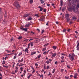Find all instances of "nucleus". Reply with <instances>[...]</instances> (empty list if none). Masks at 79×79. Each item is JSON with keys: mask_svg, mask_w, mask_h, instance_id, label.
Returning <instances> with one entry per match:
<instances>
[{"mask_svg": "<svg viewBox=\"0 0 79 79\" xmlns=\"http://www.w3.org/2000/svg\"><path fill=\"white\" fill-rule=\"evenodd\" d=\"M14 5L15 6V7H16L17 9H19L20 7L19 4L17 2H15Z\"/></svg>", "mask_w": 79, "mask_h": 79, "instance_id": "obj_1", "label": "nucleus"}, {"mask_svg": "<svg viewBox=\"0 0 79 79\" xmlns=\"http://www.w3.org/2000/svg\"><path fill=\"white\" fill-rule=\"evenodd\" d=\"M72 10H73L74 12H77V10H75V8H74V7H71L69 8V11H71Z\"/></svg>", "mask_w": 79, "mask_h": 79, "instance_id": "obj_2", "label": "nucleus"}, {"mask_svg": "<svg viewBox=\"0 0 79 79\" xmlns=\"http://www.w3.org/2000/svg\"><path fill=\"white\" fill-rule=\"evenodd\" d=\"M33 43H34L33 42H31L28 44V48H29L30 45H31V47H32V46L34 45Z\"/></svg>", "mask_w": 79, "mask_h": 79, "instance_id": "obj_3", "label": "nucleus"}, {"mask_svg": "<svg viewBox=\"0 0 79 79\" xmlns=\"http://www.w3.org/2000/svg\"><path fill=\"white\" fill-rule=\"evenodd\" d=\"M44 17L42 16L41 17L40 19H39V21H44Z\"/></svg>", "mask_w": 79, "mask_h": 79, "instance_id": "obj_4", "label": "nucleus"}, {"mask_svg": "<svg viewBox=\"0 0 79 79\" xmlns=\"http://www.w3.org/2000/svg\"><path fill=\"white\" fill-rule=\"evenodd\" d=\"M30 15V14H25V15H23L24 17H25V18H26V17H27L29 16Z\"/></svg>", "mask_w": 79, "mask_h": 79, "instance_id": "obj_5", "label": "nucleus"}, {"mask_svg": "<svg viewBox=\"0 0 79 79\" xmlns=\"http://www.w3.org/2000/svg\"><path fill=\"white\" fill-rule=\"evenodd\" d=\"M69 14H66L65 15V18L67 19V18H69Z\"/></svg>", "mask_w": 79, "mask_h": 79, "instance_id": "obj_6", "label": "nucleus"}, {"mask_svg": "<svg viewBox=\"0 0 79 79\" xmlns=\"http://www.w3.org/2000/svg\"><path fill=\"white\" fill-rule=\"evenodd\" d=\"M79 8V4H78L77 5V7L76 8H75V10H77H77H78V8Z\"/></svg>", "mask_w": 79, "mask_h": 79, "instance_id": "obj_7", "label": "nucleus"}, {"mask_svg": "<svg viewBox=\"0 0 79 79\" xmlns=\"http://www.w3.org/2000/svg\"><path fill=\"white\" fill-rule=\"evenodd\" d=\"M6 16H7V14L6 13V11H5V14H4L5 18H6Z\"/></svg>", "mask_w": 79, "mask_h": 79, "instance_id": "obj_8", "label": "nucleus"}, {"mask_svg": "<svg viewBox=\"0 0 79 79\" xmlns=\"http://www.w3.org/2000/svg\"><path fill=\"white\" fill-rule=\"evenodd\" d=\"M70 59L72 60V61H73V60H74V57L73 56H71L70 58Z\"/></svg>", "mask_w": 79, "mask_h": 79, "instance_id": "obj_9", "label": "nucleus"}, {"mask_svg": "<svg viewBox=\"0 0 79 79\" xmlns=\"http://www.w3.org/2000/svg\"><path fill=\"white\" fill-rule=\"evenodd\" d=\"M29 47H28V48H26L25 49V52H28V49H29Z\"/></svg>", "mask_w": 79, "mask_h": 79, "instance_id": "obj_10", "label": "nucleus"}, {"mask_svg": "<svg viewBox=\"0 0 79 79\" xmlns=\"http://www.w3.org/2000/svg\"><path fill=\"white\" fill-rule=\"evenodd\" d=\"M60 3L61 6H63V0H60Z\"/></svg>", "mask_w": 79, "mask_h": 79, "instance_id": "obj_11", "label": "nucleus"}, {"mask_svg": "<svg viewBox=\"0 0 79 79\" xmlns=\"http://www.w3.org/2000/svg\"><path fill=\"white\" fill-rule=\"evenodd\" d=\"M66 19H67V23H69V20H70L69 18H67Z\"/></svg>", "mask_w": 79, "mask_h": 79, "instance_id": "obj_12", "label": "nucleus"}, {"mask_svg": "<svg viewBox=\"0 0 79 79\" xmlns=\"http://www.w3.org/2000/svg\"><path fill=\"white\" fill-rule=\"evenodd\" d=\"M22 30L27 32V28H23Z\"/></svg>", "mask_w": 79, "mask_h": 79, "instance_id": "obj_13", "label": "nucleus"}, {"mask_svg": "<svg viewBox=\"0 0 79 79\" xmlns=\"http://www.w3.org/2000/svg\"><path fill=\"white\" fill-rule=\"evenodd\" d=\"M77 74L76 73L74 74V78H77Z\"/></svg>", "mask_w": 79, "mask_h": 79, "instance_id": "obj_14", "label": "nucleus"}, {"mask_svg": "<svg viewBox=\"0 0 79 79\" xmlns=\"http://www.w3.org/2000/svg\"><path fill=\"white\" fill-rule=\"evenodd\" d=\"M35 53H36V52H33L31 54V55H33L34 54H35Z\"/></svg>", "mask_w": 79, "mask_h": 79, "instance_id": "obj_15", "label": "nucleus"}, {"mask_svg": "<svg viewBox=\"0 0 79 79\" xmlns=\"http://www.w3.org/2000/svg\"><path fill=\"white\" fill-rule=\"evenodd\" d=\"M66 10V7H63L62 8V11L64 12V10Z\"/></svg>", "mask_w": 79, "mask_h": 79, "instance_id": "obj_16", "label": "nucleus"}, {"mask_svg": "<svg viewBox=\"0 0 79 79\" xmlns=\"http://www.w3.org/2000/svg\"><path fill=\"white\" fill-rule=\"evenodd\" d=\"M56 46H54L52 47V48H53V49H54V50H56Z\"/></svg>", "mask_w": 79, "mask_h": 79, "instance_id": "obj_17", "label": "nucleus"}, {"mask_svg": "<svg viewBox=\"0 0 79 79\" xmlns=\"http://www.w3.org/2000/svg\"><path fill=\"white\" fill-rule=\"evenodd\" d=\"M28 19L29 21H31V20L32 19V17H30Z\"/></svg>", "mask_w": 79, "mask_h": 79, "instance_id": "obj_18", "label": "nucleus"}, {"mask_svg": "<svg viewBox=\"0 0 79 79\" xmlns=\"http://www.w3.org/2000/svg\"><path fill=\"white\" fill-rule=\"evenodd\" d=\"M56 55V53H55L54 54H53L52 55V56H53V57L55 56Z\"/></svg>", "mask_w": 79, "mask_h": 79, "instance_id": "obj_19", "label": "nucleus"}, {"mask_svg": "<svg viewBox=\"0 0 79 79\" xmlns=\"http://www.w3.org/2000/svg\"><path fill=\"white\" fill-rule=\"evenodd\" d=\"M22 38H23V37L22 36H19V37H18V39H19V40L21 39Z\"/></svg>", "mask_w": 79, "mask_h": 79, "instance_id": "obj_20", "label": "nucleus"}, {"mask_svg": "<svg viewBox=\"0 0 79 79\" xmlns=\"http://www.w3.org/2000/svg\"><path fill=\"white\" fill-rule=\"evenodd\" d=\"M75 2H77V3H79V0H73Z\"/></svg>", "mask_w": 79, "mask_h": 79, "instance_id": "obj_21", "label": "nucleus"}, {"mask_svg": "<svg viewBox=\"0 0 79 79\" xmlns=\"http://www.w3.org/2000/svg\"><path fill=\"white\" fill-rule=\"evenodd\" d=\"M40 78H42V79H44V75L43 74H42L40 76Z\"/></svg>", "mask_w": 79, "mask_h": 79, "instance_id": "obj_22", "label": "nucleus"}, {"mask_svg": "<svg viewBox=\"0 0 79 79\" xmlns=\"http://www.w3.org/2000/svg\"><path fill=\"white\" fill-rule=\"evenodd\" d=\"M44 69H46V66H45V64H44Z\"/></svg>", "mask_w": 79, "mask_h": 79, "instance_id": "obj_23", "label": "nucleus"}, {"mask_svg": "<svg viewBox=\"0 0 79 79\" xmlns=\"http://www.w3.org/2000/svg\"><path fill=\"white\" fill-rule=\"evenodd\" d=\"M46 63H47V64H49V63H50V61H49L48 60H47L46 61Z\"/></svg>", "mask_w": 79, "mask_h": 79, "instance_id": "obj_24", "label": "nucleus"}, {"mask_svg": "<svg viewBox=\"0 0 79 79\" xmlns=\"http://www.w3.org/2000/svg\"><path fill=\"white\" fill-rule=\"evenodd\" d=\"M3 23L4 24H5V23H6V20H3Z\"/></svg>", "mask_w": 79, "mask_h": 79, "instance_id": "obj_25", "label": "nucleus"}, {"mask_svg": "<svg viewBox=\"0 0 79 79\" xmlns=\"http://www.w3.org/2000/svg\"><path fill=\"white\" fill-rule=\"evenodd\" d=\"M35 16H36V17H39V15L38 14H37L35 15Z\"/></svg>", "mask_w": 79, "mask_h": 79, "instance_id": "obj_26", "label": "nucleus"}, {"mask_svg": "<svg viewBox=\"0 0 79 79\" xmlns=\"http://www.w3.org/2000/svg\"><path fill=\"white\" fill-rule=\"evenodd\" d=\"M46 48H43V49H42V51H43V52H44V51H45V50H46Z\"/></svg>", "mask_w": 79, "mask_h": 79, "instance_id": "obj_27", "label": "nucleus"}, {"mask_svg": "<svg viewBox=\"0 0 79 79\" xmlns=\"http://www.w3.org/2000/svg\"><path fill=\"white\" fill-rule=\"evenodd\" d=\"M30 3L31 4V3H33V0H30Z\"/></svg>", "mask_w": 79, "mask_h": 79, "instance_id": "obj_28", "label": "nucleus"}, {"mask_svg": "<svg viewBox=\"0 0 79 79\" xmlns=\"http://www.w3.org/2000/svg\"><path fill=\"white\" fill-rule=\"evenodd\" d=\"M32 76V74H30L28 77V78H30V77H31V76Z\"/></svg>", "mask_w": 79, "mask_h": 79, "instance_id": "obj_29", "label": "nucleus"}, {"mask_svg": "<svg viewBox=\"0 0 79 79\" xmlns=\"http://www.w3.org/2000/svg\"><path fill=\"white\" fill-rule=\"evenodd\" d=\"M73 19H74V20H76V19L77 18H76V17H73Z\"/></svg>", "mask_w": 79, "mask_h": 79, "instance_id": "obj_30", "label": "nucleus"}, {"mask_svg": "<svg viewBox=\"0 0 79 79\" xmlns=\"http://www.w3.org/2000/svg\"><path fill=\"white\" fill-rule=\"evenodd\" d=\"M5 64V60H3L2 62V64Z\"/></svg>", "mask_w": 79, "mask_h": 79, "instance_id": "obj_31", "label": "nucleus"}, {"mask_svg": "<svg viewBox=\"0 0 79 79\" xmlns=\"http://www.w3.org/2000/svg\"><path fill=\"white\" fill-rule=\"evenodd\" d=\"M43 54L44 55H46V54H47V52L46 51H45L43 53Z\"/></svg>", "mask_w": 79, "mask_h": 79, "instance_id": "obj_32", "label": "nucleus"}, {"mask_svg": "<svg viewBox=\"0 0 79 79\" xmlns=\"http://www.w3.org/2000/svg\"><path fill=\"white\" fill-rule=\"evenodd\" d=\"M48 45V43L44 45V47H46V46H47V45Z\"/></svg>", "mask_w": 79, "mask_h": 79, "instance_id": "obj_33", "label": "nucleus"}, {"mask_svg": "<svg viewBox=\"0 0 79 79\" xmlns=\"http://www.w3.org/2000/svg\"><path fill=\"white\" fill-rule=\"evenodd\" d=\"M55 70H56V69H54L53 70V71H52V73H55Z\"/></svg>", "mask_w": 79, "mask_h": 79, "instance_id": "obj_34", "label": "nucleus"}, {"mask_svg": "<svg viewBox=\"0 0 79 79\" xmlns=\"http://www.w3.org/2000/svg\"><path fill=\"white\" fill-rule=\"evenodd\" d=\"M41 57V55H40L39 56H38V58H40Z\"/></svg>", "mask_w": 79, "mask_h": 79, "instance_id": "obj_35", "label": "nucleus"}, {"mask_svg": "<svg viewBox=\"0 0 79 79\" xmlns=\"http://www.w3.org/2000/svg\"><path fill=\"white\" fill-rule=\"evenodd\" d=\"M21 71L22 72L23 71V67H21L20 68Z\"/></svg>", "mask_w": 79, "mask_h": 79, "instance_id": "obj_36", "label": "nucleus"}, {"mask_svg": "<svg viewBox=\"0 0 79 79\" xmlns=\"http://www.w3.org/2000/svg\"><path fill=\"white\" fill-rule=\"evenodd\" d=\"M60 71H61V72H63V71H64V69H60Z\"/></svg>", "mask_w": 79, "mask_h": 79, "instance_id": "obj_37", "label": "nucleus"}, {"mask_svg": "<svg viewBox=\"0 0 79 79\" xmlns=\"http://www.w3.org/2000/svg\"><path fill=\"white\" fill-rule=\"evenodd\" d=\"M64 56H62V57L60 58H61V59H62V60H63V59H64Z\"/></svg>", "mask_w": 79, "mask_h": 79, "instance_id": "obj_38", "label": "nucleus"}, {"mask_svg": "<svg viewBox=\"0 0 79 79\" xmlns=\"http://www.w3.org/2000/svg\"><path fill=\"white\" fill-rule=\"evenodd\" d=\"M43 10V8H42L41 9H40V11H42V10Z\"/></svg>", "mask_w": 79, "mask_h": 79, "instance_id": "obj_39", "label": "nucleus"}, {"mask_svg": "<svg viewBox=\"0 0 79 79\" xmlns=\"http://www.w3.org/2000/svg\"><path fill=\"white\" fill-rule=\"evenodd\" d=\"M23 26H21V27H20V29H22L23 30Z\"/></svg>", "mask_w": 79, "mask_h": 79, "instance_id": "obj_40", "label": "nucleus"}, {"mask_svg": "<svg viewBox=\"0 0 79 79\" xmlns=\"http://www.w3.org/2000/svg\"><path fill=\"white\" fill-rule=\"evenodd\" d=\"M25 27H29V26L27 24L26 25H25Z\"/></svg>", "mask_w": 79, "mask_h": 79, "instance_id": "obj_41", "label": "nucleus"}, {"mask_svg": "<svg viewBox=\"0 0 79 79\" xmlns=\"http://www.w3.org/2000/svg\"><path fill=\"white\" fill-rule=\"evenodd\" d=\"M50 68V66H47V69H49V68Z\"/></svg>", "mask_w": 79, "mask_h": 79, "instance_id": "obj_42", "label": "nucleus"}, {"mask_svg": "<svg viewBox=\"0 0 79 79\" xmlns=\"http://www.w3.org/2000/svg\"><path fill=\"white\" fill-rule=\"evenodd\" d=\"M22 52H20L19 54V56H21V55H22Z\"/></svg>", "mask_w": 79, "mask_h": 79, "instance_id": "obj_43", "label": "nucleus"}, {"mask_svg": "<svg viewBox=\"0 0 79 79\" xmlns=\"http://www.w3.org/2000/svg\"><path fill=\"white\" fill-rule=\"evenodd\" d=\"M14 48H16V45L15 44H14Z\"/></svg>", "mask_w": 79, "mask_h": 79, "instance_id": "obj_44", "label": "nucleus"}, {"mask_svg": "<svg viewBox=\"0 0 79 79\" xmlns=\"http://www.w3.org/2000/svg\"><path fill=\"white\" fill-rule=\"evenodd\" d=\"M65 79H69V77H68L65 76Z\"/></svg>", "mask_w": 79, "mask_h": 79, "instance_id": "obj_45", "label": "nucleus"}, {"mask_svg": "<svg viewBox=\"0 0 79 79\" xmlns=\"http://www.w3.org/2000/svg\"><path fill=\"white\" fill-rule=\"evenodd\" d=\"M67 68H68L69 69L71 68V67H70V66L69 65H67Z\"/></svg>", "mask_w": 79, "mask_h": 79, "instance_id": "obj_46", "label": "nucleus"}, {"mask_svg": "<svg viewBox=\"0 0 79 79\" xmlns=\"http://www.w3.org/2000/svg\"><path fill=\"white\" fill-rule=\"evenodd\" d=\"M41 3L43 4L44 3V1H41Z\"/></svg>", "mask_w": 79, "mask_h": 79, "instance_id": "obj_47", "label": "nucleus"}, {"mask_svg": "<svg viewBox=\"0 0 79 79\" xmlns=\"http://www.w3.org/2000/svg\"><path fill=\"white\" fill-rule=\"evenodd\" d=\"M44 32V30H42L41 32L42 34H43Z\"/></svg>", "mask_w": 79, "mask_h": 79, "instance_id": "obj_48", "label": "nucleus"}, {"mask_svg": "<svg viewBox=\"0 0 79 79\" xmlns=\"http://www.w3.org/2000/svg\"><path fill=\"white\" fill-rule=\"evenodd\" d=\"M66 29H64L63 30V32H66Z\"/></svg>", "mask_w": 79, "mask_h": 79, "instance_id": "obj_49", "label": "nucleus"}, {"mask_svg": "<svg viewBox=\"0 0 79 79\" xmlns=\"http://www.w3.org/2000/svg\"><path fill=\"white\" fill-rule=\"evenodd\" d=\"M31 34H35V33L34 32L32 31H31Z\"/></svg>", "mask_w": 79, "mask_h": 79, "instance_id": "obj_50", "label": "nucleus"}, {"mask_svg": "<svg viewBox=\"0 0 79 79\" xmlns=\"http://www.w3.org/2000/svg\"><path fill=\"white\" fill-rule=\"evenodd\" d=\"M49 21L47 23H46V26H48V23H49Z\"/></svg>", "mask_w": 79, "mask_h": 79, "instance_id": "obj_51", "label": "nucleus"}, {"mask_svg": "<svg viewBox=\"0 0 79 79\" xmlns=\"http://www.w3.org/2000/svg\"><path fill=\"white\" fill-rule=\"evenodd\" d=\"M24 64H20L19 65V66H23L24 65Z\"/></svg>", "mask_w": 79, "mask_h": 79, "instance_id": "obj_52", "label": "nucleus"}, {"mask_svg": "<svg viewBox=\"0 0 79 79\" xmlns=\"http://www.w3.org/2000/svg\"><path fill=\"white\" fill-rule=\"evenodd\" d=\"M18 69H16L15 71V73H17V72H18Z\"/></svg>", "mask_w": 79, "mask_h": 79, "instance_id": "obj_53", "label": "nucleus"}, {"mask_svg": "<svg viewBox=\"0 0 79 79\" xmlns=\"http://www.w3.org/2000/svg\"><path fill=\"white\" fill-rule=\"evenodd\" d=\"M71 54H69V58H70V57H71Z\"/></svg>", "mask_w": 79, "mask_h": 79, "instance_id": "obj_54", "label": "nucleus"}, {"mask_svg": "<svg viewBox=\"0 0 79 79\" xmlns=\"http://www.w3.org/2000/svg\"><path fill=\"white\" fill-rule=\"evenodd\" d=\"M23 58H22L20 60V62H23Z\"/></svg>", "mask_w": 79, "mask_h": 79, "instance_id": "obj_55", "label": "nucleus"}, {"mask_svg": "<svg viewBox=\"0 0 79 79\" xmlns=\"http://www.w3.org/2000/svg\"><path fill=\"white\" fill-rule=\"evenodd\" d=\"M47 11V10H46V9H44V12L45 13V12H46V11Z\"/></svg>", "mask_w": 79, "mask_h": 79, "instance_id": "obj_56", "label": "nucleus"}, {"mask_svg": "<svg viewBox=\"0 0 79 79\" xmlns=\"http://www.w3.org/2000/svg\"><path fill=\"white\" fill-rule=\"evenodd\" d=\"M24 41H25V42H27V41H28V40H24Z\"/></svg>", "mask_w": 79, "mask_h": 79, "instance_id": "obj_57", "label": "nucleus"}, {"mask_svg": "<svg viewBox=\"0 0 79 79\" xmlns=\"http://www.w3.org/2000/svg\"><path fill=\"white\" fill-rule=\"evenodd\" d=\"M51 75V76H52V74L50 73H49V74L48 75V76H50Z\"/></svg>", "mask_w": 79, "mask_h": 79, "instance_id": "obj_58", "label": "nucleus"}, {"mask_svg": "<svg viewBox=\"0 0 79 79\" xmlns=\"http://www.w3.org/2000/svg\"><path fill=\"white\" fill-rule=\"evenodd\" d=\"M35 66H38V64L37 63L35 64Z\"/></svg>", "mask_w": 79, "mask_h": 79, "instance_id": "obj_59", "label": "nucleus"}, {"mask_svg": "<svg viewBox=\"0 0 79 79\" xmlns=\"http://www.w3.org/2000/svg\"><path fill=\"white\" fill-rule=\"evenodd\" d=\"M55 64H58V62L57 61H56L55 62Z\"/></svg>", "mask_w": 79, "mask_h": 79, "instance_id": "obj_60", "label": "nucleus"}, {"mask_svg": "<svg viewBox=\"0 0 79 79\" xmlns=\"http://www.w3.org/2000/svg\"><path fill=\"white\" fill-rule=\"evenodd\" d=\"M33 70V72H32V73H34V72H35V70Z\"/></svg>", "mask_w": 79, "mask_h": 79, "instance_id": "obj_61", "label": "nucleus"}, {"mask_svg": "<svg viewBox=\"0 0 79 79\" xmlns=\"http://www.w3.org/2000/svg\"><path fill=\"white\" fill-rule=\"evenodd\" d=\"M72 56H73L74 57V56L75 55L74 54H72Z\"/></svg>", "mask_w": 79, "mask_h": 79, "instance_id": "obj_62", "label": "nucleus"}, {"mask_svg": "<svg viewBox=\"0 0 79 79\" xmlns=\"http://www.w3.org/2000/svg\"><path fill=\"white\" fill-rule=\"evenodd\" d=\"M16 69L18 70V67H16Z\"/></svg>", "mask_w": 79, "mask_h": 79, "instance_id": "obj_63", "label": "nucleus"}, {"mask_svg": "<svg viewBox=\"0 0 79 79\" xmlns=\"http://www.w3.org/2000/svg\"><path fill=\"white\" fill-rule=\"evenodd\" d=\"M77 22H79V18L77 20Z\"/></svg>", "mask_w": 79, "mask_h": 79, "instance_id": "obj_64", "label": "nucleus"}]
</instances>
